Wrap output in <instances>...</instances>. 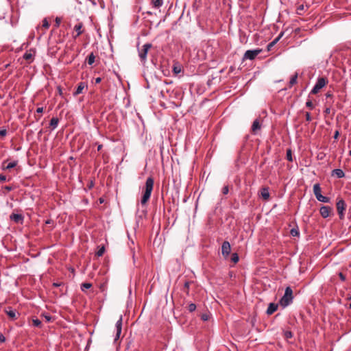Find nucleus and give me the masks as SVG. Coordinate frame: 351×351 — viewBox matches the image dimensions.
Masks as SVG:
<instances>
[{
    "label": "nucleus",
    "instance_id": "c03bdc74",
    "mask_svg": "<svg viewBox=\"0 0 351 351\" xmlns=\"http://www.w3.org/2000/svg\"><path fill=\"white\" fill-rule=\"evenodd\" d=\"M339 276L341 281H345L346 279V276L341 272L339 273Z\"/></svg>",
    "mask_w": 351,
    "mask_h": 351
},
{
    "label": "nucleus",
    "instance_id": "de8ad7c7",
    "mask_svg": "<svg viewBox=\"0 0 351 351\" xmlns=\"http://www.w3.org/2000/svg\"><path fill=\"white\" fill-rule=\"evenodd\" d=\"M0 341L1 343H3L5 341V337H4V335L0 332Z\"/></svg>",
    "mask_w": 351,
    "mask_h": 351
},
{
    "label": "nucleus",
    "instance_id": "58836bf2",
    "mask_svg": "<svg viewBox=\"0 0 351 351\" xmlns=\"http://www.w3.org/2000/svg\"><path fill=\"white\" fill-rule=\"evenodd\" d=\"M189 286H190V282L186 281L184 285L183 291L188 293Z\"/></svg>",
    "mask_w": 351,
    "mask_h": 351
},
{
    "label": "nucleus",
    "instance_id": "864d4df0",
    "mask_svg": "<svg viewBox=\"0 0 351 351\" xmlns=\"http://www.w3.org/2000/svg\"><path fill=\"white\" fill-rule=\"evenodd\" d=\"M101 77H97L95 79V84H99V83L101 82Z\"/></svg>",
    "mask_w": 351,
    "mask_h": 351
},
{
    "label": "nucleus",
    "instance_id": "a878e982",
    "mask_svg": "<svg viewBox=\"0 0 351 351\" xmlns=\"http://www.w3.org/2000/svg\"><path fill=\"white\" fill-rule=\"evenodd\" d=\"M316 199L319 202H324V203H328L330 202V198L329 197L324 196L322 194L318 195V197H316Z\"/></svg>",
    "mask_w": 351,
    "mask_h": 351
},
{
    "label": "nucleus",
    "instance_id": "7ed1b4c3",
    "mask_svg": "<svg viewBox=\"0 0 351 351\" xmlns=\"http://www.w3.org/2000/svg\"><path fill=\"white\" fill-rule=\"evenodd\" d=\"M328 81L326 77H318L315 86L311 90L310 94L316 95L317 93H318L319 92V90L322 88H324L328 84Z\"/></svg>",
    "mask_w": 351,
    "mask_h": 351
},
{
    "label": "nucleus",
    "instance_id": "f8f14e48",
    "mask_svg": "<svg viewBox=\"0 0 351 351\" xmlns=\"http://www.w3.org/2000/svg\"><path fill=\"white\" fill-rule=\"evenodd\" d=\"M10 219L14 221L16 223H23V216L21 214L12 213L10 217Z\"/></svg>",
    "mask_w": 351,
    "mask_h": 351
},
{
    "label": "nucleus",
    "instance_id": "bb28decb",
    "mask_svg": "<svg viewBox=\"0 0 351 351\" xmlns=\"http://www.w3.org/2000/svg\"><path fill=\"white\" fill-rule=\"evenodd\" d=\"M92 287V284L89 282H84L81 285V290L85 291L86 289H90Z\"/></svg>",
    "mask_w": 351,
    "mask_h": 351
},
{
    "label": "nucleus",
    "instance_id": "603ef678",
    "mask_svg": "<svg viewBox=\"0 0 351 351\" xmlns=\"http://www.w3.org/2000/svg\"><path fill=\"white\" fill-rule=\"evenodd\" d=\"M5 190H7V191H12V186H5Z\"/></svg>",
    "mask_w": 351,
    "mask_h": 351
},
{
    "label": "nucleus",
    "instance_id": "39448f33",
    "mask_svg": "<svg viewBox=\"0 0 351 351\" xmlns=\"http://www.w3.org/2000/svg\"><path fill=\"white\" fill-rule=\"evenodd\" d=\"M261 49H256L254 50H247L243 57V60H252L261 53Z\"/></svg>",
    "mask_w": 351,
    "mask_h": 351
},
{
    "label": "nucleus",
    "instance_id": "72a5a7b5",
    "mask_svg": "<svg viewBox=\"0 0 351 351\" xmlns=\"http://www.w3.org/2000/svg\"><path fill=\"white\" fill-rule=\"evenodd\" d=\"M33 325L36 327H40L41 326V322L38 319H33L32 320Z\"/></svg>",
    "mask_w": 351,
    "mask_h": 351
},
{
    "label": "nucleus",
    "instance_id": "aec40b11",
    "mask_svg": "<svg viewBox=\"0 0 351 351\" xmlns=\"http://www.w3.org/2000/svg\"><path fill=\"white\" fill-rule=\"evenodd\" d=\"M298 73H295L294 75H293L290 79V81L289 82V88H291L293 85L297 84L298 82Z\"/></svg>",
    "mask_w": 351,
    "mask_h": 351
},
{
    "label": "nucleus",
    "instance_id": "f3484780",
    "mask_svg": "<svg viewBox=\"0 0 351 351\" xmlns=\"http://www.w3.org/2000/svg\"><path fill=\"white\" fill-rule=\"evenodd\" d=\"M163 5V0H152L151 5L152 8L155 9H159Z\"/></svg>",
    "mask_w": 351,
    "mask_h": 351
},
{
    "label": "nucleus",
    "instance_id": "1a4fd4ad",
    "mask_svg": "<svg viewBox=\"0 0 351 351\" xmlns=\"http://www.w3.org/2000/svg\"><path fill=\"white\" fill-rule=\"evenodd\" d=\"M332 209L328 206H322L319 209V213L323 218H327L330 216Z\"/></svg>",
    "mask_w": 351,
    "mask_h": 351
},
{
    "label": "nucleus",
    "instance_id": "dca6fc26",
    "mask_svg": "<svg viewBox=\"0 0 351 351\" xmlns=\"http://www.w3.org/2000/svg\"><path fill=\"white\" fill-rule=\"evenodd\" d=\"M261 195L265 200L269 199V196H270L269 192V189L267 187H264V188L261 189Z\"/></svg>",
    "mask_w": 351,
    "mask_h": 351
},
{
    "label": "nucleus",
    "instance_id": "9b49d317",
    "mask_svg": "<svg viewBox=\"0 0 351 351\" xmlns=\"http://www.w3.org/2000/svg\"><path fill=\"white\" fill-rule=\"evenodd\" d=\"M5 313L12 320H15L18 318L16 311L13 309L12 307L6 308L5 309Z\"/></svg>",
    "mask_w": 351,
    "mask_h": 351
},
{
    "label": "nucleus",
    "instance_id": "6ab92c4d",
    "mask_svg": "<svg viewBox=\"0 0 351 351\" xmlns=\"http://www.w3.org/2000/svg\"><path fill=\"white\" fill-rule=\"evenodd\" d=\"M322 192V189L320 187V184L319 183L315 184L313 185V193L315 196V197H318V195H319Z\"/></svg>",
    "mask_w": 351,
    "mask_h": 351
},
{
    "label": "nucleus",
    "instance_id": "4d7b16f0",
    "mask_svg": "<svg viewBox=\"0 0 351 351\" xmlns=\"http://www.w3.org/2000/svg\"><path fill=\"white\" fill-rule=\"evenodd\" d=\"M324 158V154H319L317 155V158L319 159V160H322Z\"/></svg>",
    "mask_w": 351,
    "mask_h": 351
},
{
    "label": "nucleus",
    "instance_id": "4be33fe9",
    "mask_svg": "<svg viewBox=\"0 0 351 351\" xmlns=\"http://www.w3.org/2000/svg\"><path fill=\"white\" fill-rule=\"evenodd\" d=\"M282 36H283V32H281L277 38H276L272 42H271L268 45L267 49L270 50L271 48L272 47H274L279 41V40L282 38Z\"/></svg>",
    "mask_w": 351,
    "mask_h": 351
},
{
    "label": "nucleus",
    "instance_id": "9d476101",
    "mask_svg": "<svg viewBox=\"0 0 351 351\" xmlns=\"http://www.w3.org/2000/svg\"><path fill=\"white\" fill-rule=\"evenodd\" d=\"M116 335L114 337V341H117L119 339L121 330H122V317L121 316L117 322L116 325Z\"/></svg>",
    "mask_w": 351,
    "mask_h": 351
},
{
    "label": "nucleus",
    "instance_id": "ddd939ff",
    "mask_svg": "<svg viewBox=\"0 0 351 351\" xmlns=\"http://www.w3.org/2000/svg\"><path fill=\"white\" fill-rule=\"evenodd\" d=\"M6 162H7V161H3V165H4ZM17 164H18L17 160H14V161L10 162L7 164L6 166H3V170H10L12 168L16 167L17 166Z\"/></svg>",
    "mask_w": 351,
    "mask_h": 351
},
{
    "label": "nucleus",
    "instance_id": "b1692460",
    "mask_svg": "<svg viewBox=\"0 0 351 351\" xmlns=\"http://www.w3.org/2000/svg\"><path fill=\"white\" fill-rule=\"evenodd\" d=\"M34 54L30 51H26L23 55V58L30 62L33 60Z\"/></svg>",
    "mask_w": 351,
    "mask_h": 351
},
{
    "label": "nucleus",
    "instance_id": "f257e3e1",
    "mask_svg": "<svg viewBox=\"0 0 351 351\" xmlns=\"http://www.w3.org/2000/svg\"><path fill=\"white\" fill-rule=\"evenodd\" d=\"M154 179L152 177L147 178L145 186V191L141 200V204H145L149 199L154 188Z\"/></svg>",
    "mask_w": 351,
    "mask_h": 351
},
{
    "label": "nucleus",
    "instance_id": "20e7f679",
    "mask_svg": "<svg viewBox=\"0 0 351 351\" xmlns=\"http://www.w3.org/2000/svg\"><path fill=\"white\" fill-rule=\"evenodd\" d=\"M152 45L151 43H145L143 45L142 49H138V56L142 62H145L147 60V55L148 51L152 48Z\"/></svg>",
    "mask_w": 351,
    "mask_h": 351
},
{
    "label": "nucleus",
    "instance_id": "4468645a",
    "mask_svg": "<svg viewBox=\"0 0 351 351\" xmlns=\"http://www.w3.org/2000/svg\"><path fill=\"white\" fill-rule=\"evenodd\" d=\"M331 176H336L338 178H342L345 176V173L343 171V170H341L340 169H335L332 171Z\"/></svg>",
    "mask_w": 351,
    "mask_h": 351
},
{
    "label": "nucleus",
    "instance_id": "f704fd0d",
    "mask_svg": "<svg viewBox=\"0 0 351 351\" xmlns=\"http://www.w3.org/2000/svg\"><path fill=\"white\" fill-rule=\"evenodd\" d=\"M43 27L45 28V29H48L49 27V23L47 19H46V18H45L43 20Z\"/></svg>",
    "mask_w": 351,
    "mask_h": 351
},
{
    "label": "nucleus",
    "instance_id": "69168bd1",
    "mask_svg": "<svg viewBox=\"0 0 351 351\" xmlns=\"http://www.w3.org/2000/svg\"><path fill=\"white\" fill-rule=\"evenodd\" d=\"M349 308H351V303L349 304Z\"/></svg>",
    "mask_w": 351,
    "mask_h": 351
},
{
    "label": "nucleus",
    "instance_id": "e433bc0d",
    "mask_svg": "<svg viewBox=\"0 0 351 351\" xmlns=\"http://www.w3.org/2000/svg\"><path fill=\"white\" fill-rule=\"evenodd\" d=\"M304 10V5L303 4L302 5H300L298 8H297V14H299V15H301L302 14V12Z\"/></svg>",
    "mask_w": 351,
    "mask_h": 351
},
{
    "label": "nucleus",
    "instance_id": "e2e57ef3",
    "mask_svg": "<svg viewBox=\"0 0 351 351\" xmlns=\"http://www.w3.org/2000/svg\"><path fill=\"white\" fill-rule=\"evenodd\" d=\"M99 202H100L101 204V203H103V202H104V199H103L102 198H100V199H99Z\"/></svg>",
    "mask_w": 351,
    "mask_h": 351
},
{
    "label": "nucleus",
    "instance_id": "2f4dec72",
    "mask_svg": "<svg viewBox=\"0 0 351 351\" xmlns=\"http://www.w3.org/2000/svg\"><path fill=\"white\" fill-rule=\"evenodd\" d=\"M173 71L177 75L181 72V67L179 65H174L173 67Z\"/></svg>",
    "mask_w": 351,
    "mask_h": 351
},
{
    "label": "nucleus",
    "instance_id": "37998d69",
    "mask_svg": "<svg viewBox=\"0 0 351 351\" xmlns=\"http://www.w3.org/2000/svg\"><path fill=\"white\" fill-rule=\"evenodd\" d=\"M305 117H306V120L307 121H311L312 120L310 112H306L305 114Z\"/></svg>",
    "mask_w": 351,
    "mask_h": 351
},
{
    "label": "nucleus",
    "instance_id": "5fc2aeb1",
    "mask_svg": "<svg viewBox=\"0 0 351 351\" xmlns=\"http://www.w3.org/2000/svg\"><path fill=\"white\" fill-rule=\"evenodd\" d=\"M326 97L328 98V97H332V94L331 92H328L326 94Z\"/></svg>",
    "mask_w": 351,
    "mask_h": 351
},
{
    "label": "nucleus",
    "instance_id": "8fccbe9b",
    "mask_svg": "<svg viewBox=\"0 0 351 351\" xmlns=\"http://www.w3.org/2000/svg\"><path fill=\"white\" fill-rule=\"evenodd\" d=\"M339 131H337H337H335V134H334V136H333V137H334V138H335V139H337V138H338V137H339Z\"/></svg>",
    "mask_w": 351,
    "mask_h": 351
},
{
    "label": "nucleus",
    "instance_id": "c756f323",
    "mask_svg": "<svg viewBox=\"0 0 351 351\" xmlns=\"http://www.w3.org/2000/svg\"><path fill=\"white\" fill-rule=\"evenodd\" d=\"M239 260V256L237 253H234L232 254V256H231V261L234 263H238Z\"/></svg>",
    "mask_w": 351,
    "mask_h": 351
},
{
    "label": "nucleus",
    "instance_id": "473e14b6",
    "mask_svg": "<svg viewBox=\"0 0 351 351\" xmlns=\"http://www.w3.org/2000/svg\"><path fill=\"white\" fill-rule=\"evenodd\" d=\"M306 106L309 108L310 110H313L314 108V104H313L312 101L311 99H308L306 102Z\"/></svg>",
    "mask_w": 351,
    "mask_h": 351
},
{
    "label": "nucleus",
    "instance_id": "6e6d98bb",
    "mask_svg": "<svg viewBox=\"0 0 351 351\" xmlns=\"http://www.w3.org/2000/svg\"><path fill=\"white\" fill-rule=\"evenodd\" d=\"M330 108H326L324 110V113L326 114H330Z\"/></svg>",
    "mask_w": 351,
    "mask_h": 351
},
{
    "label": "nucleus",
    "instance_id": "a211bd4d",
    "mask_svg": "<svg viewBox=\"0 0 351 351\" xmlns=\"http://www.w3.org/2000/svg\"><path fill=\"white\" fill-rule=\"evenodd\" d=\"M261 129V124L258 119H256L254 121L252 125V132L253 133H256L257 130Z\"/></svg>",
    "mask_w": 351,
    "mask_h": 351
},
{
    "label": "nucleus",
    "instance_id": "0eeeda50",
    "mask_svg": "<svg viewBox=\"0 0 351 351\" xmlns=\"http://www.w3.org/2000/svg\"><path fill=\"white\" fill-rule=\"evenodd\" d=\"M231 252V246L228 241H224L221 245V254L225 257L227 258Z\"/></svg>",
    "mask_w": 351,
    "mask_h": 351
},
{
    "label": "nucleus",
    "instance_id": "49530a36",
    "mask_svg": "<svg viewBox=\"0 0 351 351\" xmlns=\"http://www.w3.org/2000/svg\"><path fill=\"white\" fill-rule=\"evenodd\" d=\"M209 318V316L206 314H203L202 315V319L204 320V321H207Z\"/></svg>",
    "mask_w": 351,
    "mask_h": 351
},
{
    "label": "nucleus",
    "instance_id": "bf43d9fd",
    "mask_svg": "<svg viewBox=\"0 0 351 351\" xmlns=\"http://www.w3.org/2000/svg\"><path fill=\"white\" fill-rule=\"evenodd\" d=\"M45 318L47 319V321H50L51 320V317L50 316H45Z\"/></svg>",
    "mask_w": 351,
    "mask_h": 351
},
{
    "label": "nucleus",
    "instance_id": "4c0bfd02",
    "mask_svg": "<svg viewBox=\"0 0 351 351\" xmlns=\"http://www.w3.org/2000/svg\"><path fill=\"white\" fill-rule=\"evenodd\" d=\"M195 309H196V305L193 303H191L188 306V310L190 312H193L195 311Z\"/></svg>",
    "mask_w": 351,
    "mask_h": 351
},
{
    "label": "nucleus",
    "instance_id": "79ce46f5",
    "mask_svg": "<svg viewBox=\"0 0 351 351\" xmlns=\"http://www.w3.org/2000/svg\"><path fill=\"white\" fill-rule=\"evenodd\" d=\"M7 134V130L5 129H2L0 130V137H4Z\"/></svg>",
    "mask_w": 351,
    "mask_h": 351
},
{
    "label": "nucleus",
    "instance_id": "c9c22d12",
    "mask_svg": "<svg viewBox=\"0 0 351 351\" xmlns=\"http://www.w3.org/2000/svg\"><path fill=\"white\" fill-rule=\"evenodd\" d=\"M105 252V247L102 246L101 248L98 250V251L96 252V254L97 256H101Z\"/></svg>",
    "mask_w": 351,
    "mask_h": 351
},
{
    "label": "nucleus",
    "instance_id": "a18cd8bd",
    "mask_svg": "<svg viewBox=\"0 0 351 351\" xmlns=\"http://www.w3.org/2000/svg\"><path fill=\"white\" fill-rule=\"evenodd\" d=\"M62 285H63L62 282H53L52 285L54 287H59L62 286Z\"/></svg>",
    "mask_w": 351,
    "mask_h": 351
},
{
    "label": "nucleus",
    "instance_id": "cd10ccee",
    "mask_svg": "<svg viewBox=\"0 0 351 351\" xmlns=\"http://www.w3.org/2000/svg\"><path fill=\"white\" fill-rule=\"evenodd\" d=\"M286 157H287V160H289L290 162L293 161L292 152H291V149H288L287 150V156H286Z\"/></svg>",
    "mask_w": 351,
    "mask_h": 351
},
{
    "label": "nucleus",
    "instance_id": "ea45409f",
    "mask_svg": "<svg viewBox=\"0 0 351 351\" xmlns=\"http://www.w3.org/2000/svg\"><path fill=\"white\" fill-rule=\"evenodd\" d=\"M228 191H229V188H228V186L226 185V186H224L222 189V193L224 195H226L228 193Z\"/></svg>",
    "mask_w": 351,
    "mask_h": 351
},
{
    "label": "nucleus",
    "instance_id": "c85d7f7f",
    "mask_svg": "<svg viewBox=\"0 0 351 351\" xmlns=\"http://www.w3.org/2000/svg\"><path fill=\"white\" fill-rule=\"evenodd\" d=\"M290 234L292 237H298L300 234L298 228H292L290 231Z\"/></svg>",
    "mask_w": 351,
    "mask_h": 351
},
{
    "label": "nucleus",
    "instance_id": "3c124183",
    "mask_svg": "<svg viewBox=\"0 0 351 351\" xmlns=\"http://www.w3.org/2000/svg\"><path fill=\"white\" fill-rule=\"evenodd\" d=\"M43 112V107H39L36 109V112L38 113H42Z\"/></svg>",
    "mask_w": 351,
    "mask_h": 351
},
{
    "label": "nucleus",
    "instance_id": "5701e85b",
    "mask_svg": "<svg viewBox=\"0 0 351 351\" xmlns=\"http://www.w3.org/2000/svg\"><path fill=\"white\" fill-rule=\"evenodd\" d=\"M84 87H85L84 83V82H80L78 84L75 91L73 93V95L75 96H76V95H80V93H82V92L83 89L84 88Z\"/></svg>",
    "mask_w": 351,
    "mask_h": 351
},
{
    "label": "nucleus",
    "instance_id": "7c9ffc66",
    "mask_svg": "<svg viewBox=\"0 0 351 351\" xmlns=\"http://www.w3.org/2000/svg\"><path fill=\"white\" fill-rule=\"evenodd\" d=\"M284 337L285 339H291L293 337V333L291 331L286 330L284 332Z\"/></svg>",
    "mask_w": 351,
    "mask_h": 351
},
{
    "label": "nucleus",
    "instance_id": "a19ab883",
    "mask_svg": "<svg viewBox=\"0 0 351 351\" xmlns=\"http://www.w3.org/2000/svg\"><path fill=\"white\" fill-rule=\"evenodd\" d=\"M62 21V19L60 17H56V19H55V22H56V27H59L60 23Z\"/></svg>",
    "mask_w": 351,
    "mask_h": 351
},
{
    "label": "nucleus",
    "instance_id": "2eb2a0df",
    "mask_svg": "<svg viewBox=\"0 0 351 351\" xmlns=\"http://www.w3.org/2000/svg\"><path fill=\"white\" fill-rule=\"evenodd\" d=\"M278 305L275 303H270L268 306V308L267 309V315H271L273 314L277 309H278Z\"/></svg>",
    "mask_w": 351,
    "mask_h": 351
},
{
    "label": "nucleus",
    "instance_id": "412c9836",
    "mask_svg": "<svg viewBox=\"0 0 351 351\" xmlns=\"http://www.w3.org/2000/svg\"><path fill=\"white\" fill-rule=\"evenodd\" d=\"M58 123H59V119L57 117H53L51 119L49 125H50V127L51 128L52 130H53L54 129H56L58 127Z\"/></svg>",
    "mask_w": 351,
    "mask_h": 351
},
{
    "label": "nucleus",
    "instance_id": "6e6552de",
    "mask_svg": "<svg viewBox=\"0 0 351 351\" xmlns=\"http://www.w3.org/2000/svg\"><path fill=\"white\" fill-rule=\"evenodd\" d=\"M73 29L76 32V34L73 35V37L76 39L79 36L84 33V29L83 23L82 22L77 23L75 25Z\"/></svg>",
    "mask_w": 351,
    "mask_h": 351
},
{
    "label": "nucleus",
    "instance_id": "13d9d810",
    "mask_svg": "<svg viewBox=\"0 0 351 351\" xmlns=\"http://www.w3.org/2000/svg\"><path fill=\"white\" fill-rule=\"evenodd\" d=\"M102 147H103L102 145H101V144L98 145V146H97V151H100Z\"/></svg>",
    "mask_w": 351,
    "mask_h": 351
},
{
    "label": "nucleus",
    "instance_id": "393cba45",
    "mask_svg": "<svg viewBox=\"0 0 351 351\" xmlns=\"http://www.w3.org/2000/svg\"><path fill=\"white\" fill-rule=\"evenodd\" d=\"M87 62L89 65H92L95 60V56L93 53H90L88 56L87 57Z\"/></svg>",
    "mask_w": 351,
    "mask_h": 351
},
{
    "label": "nucleus",
    "instance_id": "052dcab7",
    "mask_svg": "<svg viewBox=\"0 0 351 351\" xmlns=\"http://www.w3.org/2000/svg\"><path fill=\"white\" fill-rule=\"evenodd\" d=\"M146 13H147V14H149V15H152V12H150V11H147Z\"/></svg>",
    "mask_w": 351,
    "mask_h": 351
},
{
    "label": "nucleus",
    "instance_id": "f03ea898",
    "mask_svg": "<svg viewBox=\"0 0 351 351\" xmlns=\"http://www.w3.org/2000/svg\"><path fill=\"white\" fill-rule=\"evenodd\" d=\"M293 299V291L290 287H287L285 289L284 295L280 300V305L283 308H285L292 303Z\"/></svg>",
    "mask_w": 351,
    "mask_h": 351
},
{
    "label": "nucleus",
    "instance_id": "423d86ee",
    "mask_svg": "<svg viewBox=\"0 0 351 351\" xmlns=\"http://www.w3.org/2000/svg\"><path fill=\"white\" fill-rule=\"evenodd\" d=\"M337 210L339 215L340 219H343L344 217V211L346 208V204L343 199H340L337 202Z\"/></svg>",
    "mask_w": 351,
    "mask_h": 351
},
{
    "label": "nucleus",
    "instance_id": "680f3d73",
    "mask_svg": "<svg viewBox=\"0 0 351 351\" xmlns=\"http://www.w3.org/2000/svg\"><path fill=\"white\" fill-rule=\"evenodd\" d=\"M58 91H59L60 95H61L62 94V90H61L60 88H58Z\"/></svg>",
    "mask_w": 351,
    "mask_h": 351
},
{
    "label": "nucleus",
    "instance_id": "09e8293b",
    "mask_svg": "<svg viewBox=\"0 0 351 351\" xmlns=\"http://www.w3.org/2000/svg\"><path fill=\"white\" fill-rule=\"evenodd\" d=\"M6 180V176L3 174H0V181L5 182Z\"/></svg>",
    "mask_w": 351,
    "mask_h": 351
},
{
    "label": "nucleus",
    "instance_id": "0e129e2a",
    "mask_svg": "<svg viewBox=\"0 0 351 351\" xmlns=\"http://www.w3.org/2000/svg\"><path fill=\"white\" fill-rule=\"evenodd\" d=\"M349 155L351 156V150L349 152Z\"/></svg>",
    "mask_w": 351,
    "mask_h": 351
}]
</instances>
